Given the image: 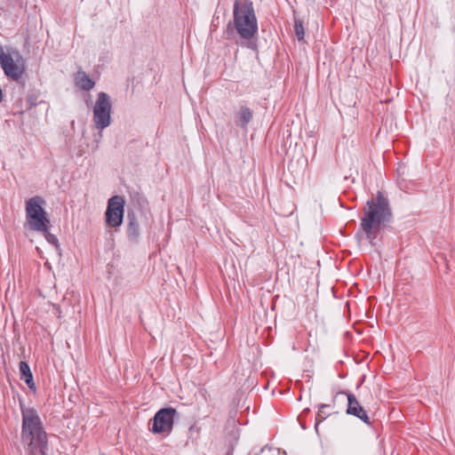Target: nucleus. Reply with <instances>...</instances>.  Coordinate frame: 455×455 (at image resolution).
Wrapping results in <instances>:
<instances>
[{"label":"nucleus","instance_id":"nucleus-1","mask_svg":"<svg viewBox=\"0 0 455 455\" xmlns=\"http://www.w3.org/2000/svg\"><path fill=\"white\" fill-rule=\"evenodd\" d=\"M393 219L389 200L380 191L369 199L363 208V215L361 218L360 229L365 234V237L371 245H375V240L382 229L387 227Z\"/></svg>","mask_w":455,"mask_h":455},{"label":"nucleus","instance_id":"nucleus-2","mask_svg":"<svg viewBox=\"0 0 455 455\" xmlns=\"http://www.w3.org/2000/svg\"><path fill=\"white\" fill-rule=\"evenodd\" d=\"M235 31L245 40H251L258 33V21L252 2L241 3L235 0L233 20L228 23L226 28L227 38L231 39Z\"/></svg>","mask_w":455,"mask_h":455},{"label":"nucleus","instance_id":"nucleus-3","mask_svg":"<svg viewBox=\"0 0 455 455\" xmlns=\"http://www.w3.org/2000/svg\"><path fill=\"white\" fill-rule=\"evenodd\" d=\"M22 443L29 455H46V434L43 430L41 420L34 410L22 411Z\"/></svg>","mask_w":455,"mask_h":455},{"label":"nucleus","instance_id":"nucleus-4","mask_svg":"<svg viewBox=\"0 0 455 455\" xmlns=\"http://www.w3.org/2000/svg\"><path fill=\"white\" fill-rule=\"evenodd\" d=\"M44 203L40 196H35L27 201L26 217L27 222L32 230L46 233L50 220L43 208Z\"/></svg>","mask_w":455,"mask_h":455},{"label":"nucleus","instance_id":"nucleus-5","mask_svg":"<svg viewBox=\"0 0 455 455\" xmlns=\"http://www.w3.org/2000/svg\"><path fill=\"white\" fill-rule=\"evenodd\" d=\"M0 64L5 76L14 81H18L25 71L24 60L18 51L4 52L0 47Z\"/></svg>","mask_w":455,"mask_h":455},{"label":"nucleus","instance_id":"nucleus-6","mask_svg":"<svg viewBox=\"0 0 455 455\" xmlns=\"http://www.w3.org/2000/svg\"><path fill=\"white\" fill-rule=\"evenodd\" d=\"M111 100L108 94L100 92L93 106L92 121L96 129L102 131L111 124Z\"/></svg>","mask_w":455,"mask_h":455},{"label":"nucleus","instance_id":"nucleus-7","mask_svg":"<svg viewBox=\"0 0 455 455\" xmlns=\"http://www.w3.org/2000/svg\"><path fill=\"white\" fill-rule=\"evenodd\" d=\"M124 199L121 196H112L108 203L106 222L111 228L120 227L124 219Z\"/></svg>","mask_w":455,"mask_h":455},{"label":"nucleus","instance_id":"nucleus-8","mask_svg":"<svg viewBox=\"0 0 455 455\" xmlns=\"http://www.w3.org/2000/svg\"><path fill=\"white\" fill-rule=\"evenodd\" d=\"M176 414V410L171 407L159 410L153 419L152 432L156 434L170 433Z\"/></svg>","mask_w":455,"mask_h":455},{"label":"nucleus","instance_id":"nucleus-9","mask_svg":"<svg viewBox=\"0 0 455 455\" xmlns=\"http://www.w3.org/2000/svg\"><path fill=\"white\" fill-rule=\"evenodd\" d=\"M340 394L346 395L347 397V413L349 415H353L360 419L363 422L366 423L367 425H370V418L368 417L366 411L356 399L355 395L347 391H342Z\"/></svg>","mask_w":455,"mask_h":455},{"label":"nucleus","instance_id":"nucleus-10","mask_svg":"<svg viewBox=\"0 0 455 455\" xmlns=\"http://www.w3.org/2000/svg\"><path fill=\"white\" fill-rule=\"evenodd\" d=\"M253 117V112L246 106H241L235 115V123L240 128H246Z\"/></svg>","mask_w":455,"mask_h":455},{"label":"nucleus","instance_id":"nucleus-11","mask_svg":"<svg viewBox=\"0 0 455 455\" xmlns=\"http://www.w3.org/2000/svg\"><path fill=\"white\" fill-rule=\"evenodd\" d=\"M127 236L130 241L136 243L140 236L139 223L134 213H128Z\"/></svg>","mask_w":455,"mask_h":455},{"label":"nucleus","instance_id":"nucleus-12","mask_svg":"<svg viewBox=\"0 0 455 455\" xmlns=\"http://www.w3.org/2000/svg\"><path fill=\"white\" fill-rule=\"evenodd\" d=\"M20 379L24 380L30 389H35L33 375L29 365L26 362L21 361L20 363Z\"/></svg>","mask_w":455,"mask_h":455},{"label":"nucleus","instance_id":"nucleus-13","mask_svg":"<svg viewBox=\"0 0 455 455\" xmlns=\"http://www.w3.org/2000/svg\"><path fill=\"white\" fill-rule=\"evenodd\" d=\"M294 32L299 41H303L305 36L304 23L301 20L294 18Z\"/></svg>","mask_w":455,"mask_h":455},{"label":"nucleus","instance_id":"nucleus-14","mask_svg":"<svg viewBox=\"0 0 455 455\" xmlns=\"http://www.w3.org/2000/svg\"><path fill=\"white\" fill-rule=\"evenodd\" d=\"M331 406L330 404H326V403H320L317 405V408H318V412L316 414V417H315V428L317 429V426L320 422L323 421L329 415L330 413H327V412H323V409H330Z\"/></svg>","mask_w":455,"mask_h":455},{"label":"nucleus","instance_id":"nucleus-15","mask_svg":"<svg viewBox=\"0 0 455 455\" xmlns=\"http://www.w3.org/2000/svg\"><path fill=\"white\" fill-rule=\"evenodd\" d=\"M76 86L82 90H85V73L78 72L76 76Z\"/></svg>","mask_w":455,"mask_h":455},{"label":"nucleus","instance_id":"nucleus-16","mask_svg":"<svg viewBox=\"0 0 455 455\" xmlns=\"http://www.w3.org/2000/svg\"><path fill=\"white\" fill-rule=\"evenodd\" d=\"M256 455H275V451L270 447L265 446Z\"/></svg>","mask_w":455,"mask_h":455},{"label":"nucleus","instance_id":"nucleus-17","mask_svg":"<svg viewBox=\"0 0 455 455\" xmlns=\"http://www.w3.org/2000/svg\"><path fill=\"white\" fill-rule=\"evenodd\" d=\"M44 234L45 235L46 239L50 243H52L53 244H56L57 239H56V237L54 235H51L48 231L46 233H44Z\"/></svg>","mask_w":455,"mask_h":455},{"label":"nucleus","instance_id":"nucleus-18","mask_svg":"<svg viewBox=\"0 0 455 455\" xmlns=\"http://www.w3.org/2000/svg\"><path fill=\"white\" fill-rule=\"evenodd\" d=\"M95 85V82L87 76V92L92 89Z\"/></svg>","mask_w":455,"mask_h":455},{"label":"nucleus","instance_id":"nucleus-19","mask_svg":"<svg viewBox=\"0 0 455 455\" xmlns=\"http://www.w3.org/2000/svg\"><path fill=\"white\" fill-rule=\"evenodd\" d=\"M227 455H233V448H231V449L228 451Z\"/></svg>","mask_w":455,"mask_h":455},{"label":"nucleus","instance_id":"nucleus-20","mask_svg":"<svg viewBox=\"0 0 455 455\" xmlns=\"http://www.w3.org/2000/svg\"><path fill=\"white\" fill-rule=\"evenodd\" d=\"M101 455H106V454H104V453H103V454H101Z\"/></svg>","mask_w":455,"mask_h":455}]
</instances>
